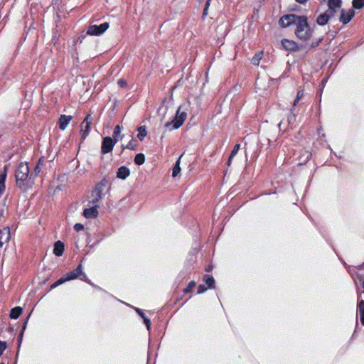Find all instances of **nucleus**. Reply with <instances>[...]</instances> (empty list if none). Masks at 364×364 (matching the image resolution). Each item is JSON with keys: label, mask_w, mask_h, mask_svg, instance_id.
Returning a JSON list of instances; mask_svg holds the SVG:
<instances>
[{"label": "nucleus", "mask_w": 364, "mask_h": 364, "mask_svg": "<svg viewBox=\"0 0 364 364\" xmlns=\"http://www.w3.org/2000/svg\"><path fill=\"white\" fill-rule=\"evenodd\" d=\"M279 23L282 28H287L291 25H295L294 33L299 39L303 41L309 40L314 33V30L311 28L308 18L306 16L296 14L284 15L280 18Z\"/></svg>", "instance_id": "obj_1"}, {"label": "nucleus", "mask_w": 364, "mask_h": 364, "mask_svg": "<svg viewBox=\"0 0 364 364\" xmlns=\"http://www.w3.org/2000/svg\"><path fill=\"white\" fill-rule=\"evenodd\" d=\"M30 169L28 164L21 163L16 170V183L21 188H25L26 186L31 187L33 181L31 176L29 177Z\"/></svg>", "instance_id": "obj_2"}, {"label": "nucleus", "mask_w": 364, "mask_h": 364, "mask_svg": "<svg viewBox=\"0 0 364 364\" xmlns=\"http://www.w3.org/2000/svg\"><path fill=\"white\" fill-rule=\"evenodd\" d=\"M186 117V112L182 109V107H179L176 111L174 119L165 124L166 129L173 130L178 129L183 124Z\"/></svg>", "instance_id": "obj_3"}, {"label": "nucleus", "mask_w": 364, "mask_h": 364, "mask_svg": "<svg viewBox=\"0 0 364 364\" xmlns=\"http://www.w3.org/2000/svg\"><path fill=\"white\" fill-rule=\"evenodd\" d=\"M107 186V182L105 181H101L98 183L95 188L92 191L91 198L92 203H97L100 200L102 199L103 196V192Z\"/></svg>", "instance_id": "obj_4"}, {"label": "nucleus", "mask_w": 364, "mask_h": 364, "mask_svg": "<svg viewBox=\"0 0 364 364\" xmlns=\"http://www.w3.org/2000/svg\"><path fill=\"white\" fill-rule=\"evenodd\" d=\"M109 28V23L105 22L100 25H92L90 26L87 33L90 36H100L105 33Z\"/></svg>", "instance_id": "obj_5"}, {"label": "nucleus", "mask_w": 364, "mask_h": 364, "mask_svg": "<svg viewBox=\"0 0 364 364\" xmlns=\"http://www.w3.org/2000/svg\"><path fill=\"white\" fill-rule=\"evenodd\" d=\"M92 118L90 114H87L83 122L81 123V134L82 139H85L90 131V125Z\"/></svg>", "instance_id": "obj_6"}, {"label": "nucleus", "mask_w": 364, "mask_h": 364, "mask_svg": "<svg viewBox=\"0 0 364 364\" xmlns=\"http://www.w3.org/2000/svg\"><path fill=\"white\" fill-rule=\"evenodd\" d=\"M328 6V12L331 14H335L337 11L341 7L342 0H324Z\"/></svg>", "instance_id": "obj_7"}, {"label": "nucleus", "mask_w": 364, "mask_h": 364, "mask_svg": "<svg viewBox=\"0 0 364 364\" xmlns=\"http://www.w3.org/2000/svg\"><path fill=\"white\" fill-rule=\"evenodd\" d=\"M82 274V267L81 264H79L78 267L75 269L67 273L65 275H64L62 277L65 282H68V281H70L72 279H77Z\"/></svg>", "instance_id": "obj_8"}, {"label": "nucleus", "mask_w": 364, "mask_h": 364, "mask_svg": "<svg viewBox=\"0 0 364 364\" xmlns=\"http://www.w3.org/2000/svg\"><path fill=\"white\" fill-rule=\"evenodd\" d=\"M117 142L114 141L111 137H105L102 141L101 150L103 154H107L112 151L114 144Z\"/></svg>", "instance_id": "obj_9"}, {"label": "nucleus", "mask_w": 364, "mask_h": 364, "mask_svg": "<svg viewBox=\"0 0 364 364\" xmlns=\"http://www.w3.org/2000/svg\"><path fill=\"white\" fill-rule=\"evenodd\" d=\"M11 238L10 229L4 228L0 230V247L7 244Z\"/></svg>", "instance_id": "obj_10"}, {"label": "nucleus", "mask_w": 364, "mask_h": 364, "mask_svg": "<svg viewBox=\"0 0 364 364\" xmlns=\"http://www.w3.org/2000/svg\"><path fill=\"white\" fill-rule=\"evenodd\" d=\"M355 16V11L353 9H348V11L342 10L340 17V21L343 24L348 23Z\"/></svg>", "instance_id": "obj_11"}, {"label": "nucleus", "mask_w": 364, "mask_h": 364, "mask_svg": "<svg viewBox=\"0 0 364 364\" xmlns=\"http://www.w3.org/2000/svg\"><path fill=\"white\" fill-rule=\"evenodd\" d=\"M332 16H333V14H331L326 11L318 16L316 18V23L320 26H324L328 23L330 17Z\"/></svg>", "instance_id": "obj_12"}, {"label": "nucleus", "mask_w": 364, "mask_h": 364, "mask_svg": "<svg viewBox=\"0 0 364 364\" xmlns=\"http://www.w3.org/2000/svg\"><path fill=\"white\" fill-rule=\"evenodd\" d=\"M71 119L72 117L70 115H61L58 122L60 129L62 130L65 129Z\"/></svg>", "instance_id": "obj_13"}, {"label": "nucleus", "mask_w": 364, "mask_h": 364, "mask_svg": "<svg viewBox=\"0 0 364 364\" xmlns=\"http://www.w3.org/2000/svg\"><path fill=\"white\" fill-rule=\"evenodd\" d=\"M84 216L87 218H96L98 215L97 206L95 205L92 208H87L84 210Z\"/></svg>", "instance_id": "obj_14"}, {"label": "nucleus", "mask_w": 364, "mask_h": 364, "mask_svg": "<svg viewBox=\"0 0 364 364\" xmlns=\"http://www.w3.org/2000/svg\"><path fill=\"white\" fill-rule=\"evenodd\" d=\"M130 174L129 169L126 166H121L118 168L117 172V178L120 179H126Z\"/></svg>", "instance_id": "obj_15"}, {"label": "nucleus", "mask_w": 364, "mask_h": 364, "mask_svg": "<svg viewBox=\"0 0 364 364\" xmlns=\"http://www.w3.org/2000/svg\"><path fill=\"white\" fill-rule=\"evenodd\" d=\"M64 247L65 246L63 242L60 240L57 241L54 245L53 253L56 256H61L64 252Z\"/></svg>", "instance_id": "obj_16"}, {"label": "nucleus", "mask_w": 364, "mask_h": 364, "mask_svg": "<svg viewBox=\"0 0 364 364\" xmlns=\"http://www.w3.org/2000/svg\"><path fill=\"white\" fill-rule=\"evenodd\" d=\"M282 44L288 50H294L297 48L296 43L291 40L284 39L282 41Z\"/></svg>", "instance_id": "obj_17"}, {"label": "nucleus", "mask_w": 364, "mask_h": 364, "mask_svg": "<svg viewBox=\"0 0 364 364\" xmlns=\"http://www.w3.org/2000/svg\"><path fill=\"white\" fill-rule=\"evenodd\" d=\"M6 178V171L0 175V197L4 193L6 189L5 181Z\"/></svg>", "instance_id": "obj_18"}, {"label": "nucleus", "mask_w": 364, "mask_h": 364, "mask_svg": "<svg viewBox=\"0 0 364 364\" xmlns=\"http://www.w3.org/2000/svg\"><path fill=\"white\" fill-rule=\"evenodd\" d=\"M21 313H22L21 307H19V306L14 307L11 310L10 317L12 319H16L19 317V316L21 315Z\"/></svg>", "instance_id": "obj_19"}, {"label": "nucleus", "mask_w": 364, "mask_h": 364, "mask_svg": "<svg viewBox=\"0 0 364 364\" xmlns=\"http://www.w3.org/2000/svg\"><path fill=\"white\" fill-rule=\"evenodd\" d=\"M183 155H181L178 159L177 160L175 166H173V171H172V176L173 177H176L181 172V166H180V164H181V157H182Z\"/></svg>", "instance_id": "obj_20"}, {"label": "nucleus", "mask_w": 364, "mask_h": 364, "mask_svg": "<svg viewBox=\"0 0 364 364\" xmlns=\"http://www.w3.org/2000/svg\"><path fill=\"white\" fill-rule=\"evenodd\" d=\"M121 132L122 129L120 126H116L113 132V140L115 141V142H117L119 139H122Z\"/></svg>", "instance_id": "obj_21"}, {"label": "nucleus", "mask_w": 364, "mask_h": 364, "mask_svg": "<svg viewBox=\"0 0 364 364\" xmlns=\"http://www.w3.org/2000/svg\"><path fill=\"white\" fill-rule=\"evenodd\" d=\"M138 132H139V134L137 135L138 139L140 141H143L147 134L146 127L144 126L139 127L138 128Z\"/></svg>", "instance_id": "obj_22"}, {"label": "nucleus", "mask_w": 364, "mask_h": 364, "mask_svg": "<svg viewBox=\"0 0 364 364\" xmlns=\"http://www.w3.org/2000/svg\"><path fill=\"white\" fill-rule=\"evenodd\" d=\"M204 281L205 282L206 284L208 286L209 288L211 289L215 287V279L213 277L209 275H205Z\"/></svg>", "instance_id": "obj_23"}, {"label": "nucleus", "mask_w": 364, "mask_h": 364, "mask_svg": "<svg viewBox=\"0 0 364 364\" xmlns=\"http://www.w3.org/2000/svg\"><path fill=\"white\" fill-rule=\"evenodd\" d=\"M352 6L355 9H360L364 6V0H353Z\"/></svg>", "instance_id": "obj_24"}, {"label": "nucleus", "mask_w": 364, "mask_h": 364, "mask_svg": "<svg viewBox=\"0 0 364 364\" xmlns=\"http://www.w3.org/2000/svg\"><path fill=\"white\" fill-rule=\"evenodd\" d=\"M145 161V156L143 154H137L134 158V162L137 165H141Z\"/></svg>", "instance_id": "obj_25"}, {"label": "nucleus", "mask_w": 364, "mask_h": 364, "mask_svg": "<svg viewBox=\"0 0 364 364\" xmlns=\"http://www.w3.org/2000/svg\"><path fill=\"white\" fill-rule=\"evenodd\" d=\"M358 309L360 314V321L363 325H364V301L362 300L359 302Z\"/></svg>", "instance_id": "obj_26"}, {"label": "nucleus", "mask_w": 364, "mask_h": 364, "mask_svg": "<svg viewBox=\"0 0 364 364\" xmlns=\"http://www.w3.org/2000/svg\"><path fill=\"white\" fill-rule=\"evenodd\" d=\"M136 311L141 316V318H143L147 329H149L151 326L150 320L145 316L144 314L139 309H136Z\"/></svg>", "instance_id": "obj_27"}, {"label": "nucleus", "mask_w": 364, "mask_h": 364, "mask_svg": "<svg viewBox=\"0 0 364 364\" xmlns=\"http://www.w3.org/2000/svg\"><path fill=\"white\" fill-rule=\"evenodd\" d=\"M262 53H258L255 55V56L252 59V63L258 65L260 60L262 59Z\"/></svg>", "instance_id": "obj_28"}, {"label": "nucleus", "mask_w": 364, "mask_h": 364, "mask_svg": "<svg viewBox=\"0 0 364 364\" xmlns=\"http://www.w3.org/2000/svg\"><path fill=\"white\" fill-rule=\"evenodd\" d=\"M195 286H196L195 282H193V281L191 282L188 284V287L184 289V292L189 293V292L192 291V289L194 288Z\"/></svg>", "instance_id": "obj_29"}, {"label": "nucleus", "mask_w": 364, "mask_h": 364, "mask_svg": "<svg viewBox=\"0 0 364 364\" xmlns=\"http://www.w3.org/2000/svg\"><path fill=\"white\" fill-rule=\"evenodd\" d=\"M240 144H236L232 151H231V154H230V158H233L238 152L239 149H240Z\"/></svg>", "instance_id": "obj_30"}, {"label": "nucleus", "mask_w": 364, "mask_h": 364, "mask_svg": "<svg viewBox=\"0 0 364 364\" xmlns=\"http://www.w3.org/2000/svg\"><path fill=\"white\" fill-rule=\"evenodd\" d=\"M65 283V281L63 280V277L60 278L56 282H55L54 284H53L50 287L51 289H55L57 287H58L59 285Z\"/></svg>", "instance_id": "obj_31"}, {"label": "nucleus", "mask_w": 364, "mask_h": 364, "mask_svg": "<svg viewBox=\"0 0 364 364\" xmlns=\"http://www.w3.org/2000/svg\"><path fill=\"white\" fill-rule=\"evenodd\" d=\"M136 146V141L132 140L129 141V143L126 146L127 149H134L135 146Z\"/></svg>", "instance_id": "obj_32"}, {"label": "nucleus", "mask_w": 364, "mask_h": 364, "mask_svg": "<svg viewBox=\"0 0 364 364\" xmlns=\"http://www.w3.org/2000/svg\"><path fill=\"white\" fill-rule=\"evenodd\" d=\"M6 348V343L4 341H0V356Z\"/></svg>", "instance_id": "obj_33"}, {"label": "nucleus", "mask_w": 364, "mask_h": 364, "mask_svg": "<svg viewBox=\"0 0 364 364\" xmlns=\"http://www.w3.org/2000/svg\"><path fill=\"white\" fill-rule=\"evenodd\" d=\"M83 229H84V226L81 223H76L74 225V230L77 232H80V231L82 230Z\"/></svg>", "instance_id": "obj_34"}, {"label": "nucleus", "mask_w": 364, "mask_h": 364, "mask_svg": "<svg viewBox=\"0 0 364 364\" xmlns=\"http://www.w3.org/2000/svg\"><path fill=\"white\" fill-rule=\"evenodd\" d=\"M206 291V288L204 285L200 284L198 287V294H203Z\"/></svg>", "instance_id": "obj_35"}, {"label": "nucleus", "mask_w": 364, "mask_h": 364, "mask_svg": "<svg viewBox=\"0 0 364 364\" xmlns=\"http://www.w3.org/2000/svg\"><path fill=\"white\" fill-rule=\"evenodd\" d=\"M27 322H28V320H26L24 323H23V328H22V331L21 332L20 335H19V341H21L22 339V336H23V331L25 330L26 327V325H27Z\"/></svg>", "instance_id": "obj_36"}, {"label": "nucleus", "mask_w": 364, "mask_h": 364, "mask_svg": "<svg viewBox=\"0 0 364 364\" xmlns=\"http://www.w3.org/2000/svg\"><path fill=\"white\" fill-rule=\"evenodd\" d=\"M210 1L211 0H207V2L205 4V6L204 8V13H203L204 15H205L207 14V10H208V6H210Z\"/></svg>", "instance_id": "obj_37"}, {"label": "nucleus", "mask_w": 364, "mask_h": 364, "mask_svg": "<svg viewBox=\"0 0 364 364\" xmlns=\"http://www.w3.org/2000/svg\"><path fill=\"white\" fill-rule=\"evenodd\" d=\"M303 91H299L296 96V101H299L300 99L303 97Z\"/></svg>", "instance_id": "obj_38"}, {"label": "nucleus", "mask_w": 364, "mask_h": 364, "mask_svg": "<svg viewBox=\"0 0 364 364\" xmlns=\"http://www.w3.org/2000/svg\"><path fill=\"white\" fill-rule=\"evenodd\" d=\"M298 3L299 4H304L306 3L308 0H296Z\"/></svg>", "instance_id": "obj_39"}, {"label": "nucleus", "mask_w": 364, "mask_h": 364, "mask_svg": "<svg viewBox=\"0 0 364 364\" xmlns=\"http://www.w3.org/2000/svg\"><path fill=\"white\" fill-rule=\"evenodd\" d=\"M232 159L233 158H230V156H229L228 161V166H230Z\"/></svg>", "instance_id": "obj_40"}, {"label": "nucleus", "mask_w": 364, "mask_h": 364, "mask_svg": "<svg viewBox=\"0 0 364 364\" xmlns=\"http://www.w3.org/2000/svg\"><path fill=\"white\" fill-rule=\"evenodd\" d=\"M262 80L261 79H257V86L259 87L260 85H261V82Z\"/></svg>", "instance_id": "obj_41"}, {"label": "nucleus", "mask_w": 364, "mask_h": 364, "mask_svg": "<svg viewBox=\"0 0 364 364\" xmlns=\"http://www.w3.org/2000/svg\"><path fill=\"white\" fill-rule=\"evenodd\" d=\"M81 279L83 280V281L87 282V276L83 274L82 277L81 278Z\"/></svg>", "instance_id": "obj_42"}, {"label": "nucleus", "mask_w": 364, "mask_h": 364, "mask_svg": "<svg viewBox=\"0 0 364 364\" xmlns=\"http://www.w3.org/2000/svg\"><path fill=\"white\" fill-rule=\"evenodd\" d=\"M306 159H308L309 158V156H311L310 153H309L308 151H306Z\"/></svg>", "instance_id": "obj_43"}, {"label": "nucleus", "mask_w": 364, "mask_h": 364, "mask_svg": "<svg viewBox=\"0 0 364 364\" xmlns=\"http://www.w3.org/2000/svg\"><path fill=\"white\" fill-rule=\"evenodd\" d=\"M212 269V267H208L206 268V271H210Z\"/></svg>", "instance_id": "obj_44"}, {"label": "nucleus", "mask_w": 364, "mask_h": 364, "mask_svg": "<svg viewBox=\"0 0 364 364\" xmlns=\"http://www.w3.org/2000/svg\"><path fill=\"white\" fill-rule=\"evenodd\" d=\"M299 101H296V99L294 100V106H296Z\"/></svg>", "instance_id": "obj_45"}, {"label": "nucleus", "mask_w": 364, "mask_h": 364, "mask_svg": "<svg viewBox=\"0 0 364 364\" xmlns=\"http://www.w3.org/2000/svg\"><path fill=\"white\" fill-rule=\"evenodd\" d=\"M293 118H294V116H291V117L289 119V122H290Z\"/></svg>", "instance_id": "obj_46"}, {"label": "nucleus", "mask_w": 364, "mask_h": 364, "mask_svg": "<svg viewBox=\"0 0 364 364\" xmlns=\"http://www.w3.org/2000/svg\"><path fill=\"white\" fill-rule=\"evenodd\" d=\"M363 287H364V280H363Z\"/></svg>", "instance_id": "obj_47"}, {"label": "nucleus", "mask_w": 364, "mask_h": 364, "mask_svg": "<svg viewBox=\"0 0 364 364\" xmlns=\"http://www.w3.org/2000/svg\"><path fill=\"white\" fill-rule=\"evenodd\" d=\"M0 364H4V363H0Z\"/></svg>", "instance_id": "obj_48"}]
</instances>
